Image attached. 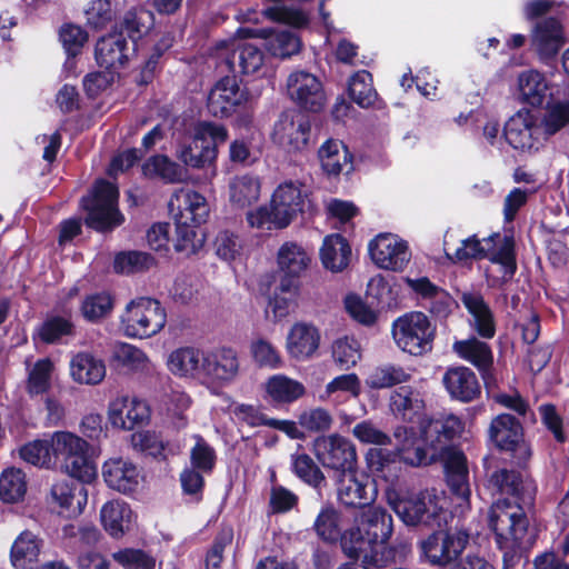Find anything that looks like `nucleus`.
<instances>
[{
    "instance_id": "35",
    "label": "nucleus",
    "mask_w": 569,
    "mask_h": 569,
    "mask_svg": "<svg viewBox=\"0 0 569 569\" xmlns=\"http://www.w3.org/2000/svg\"><path fill=\"white\" fill-rule=\"evenodd\" d=\"M276 260L279 271L287 278H299L309 269L312 257L302 244L286 241L279 247Z\"/></svg>"
},
{
    "instance_id": "30",
    "label": "nucleus",
    "mask_w": 569,
    "mask_h": 569,
    "mask_svg": "<svg viewBox=\"0 0 569 569\" xmlns=\"http://www.w3.org/2000/svg\"><path fill=\"white\" fill-rule=\"evenodd\" d=\"M566 43L565 29L559 20L539 21L531 32V46L541 58H553Z\"/></svg>"
},
{
    "instance_id": "2",
    "label": "nucleus",
    "mask_w": 569,
    "mask_h": 569,
    "mask_svg": "<svg viewBox=\"0 0 569 569\" xmlns=\"http://www.w3.org/2000/svg\"><path fill=\"white\" fill-rule=\"evenodd\" d=\"M89 442L68 430H57L23 445L20 457L36 467L60 470L82 483H92L98 477V468L90 455Z\"/></svg>"
},
{
    "instance_id": "33",
    "label": "nucleus",
    "mask_w": 569,
    "mask_h": 569,
    "mask_svg": "<svg viewBox=\"0 0 569 569\" xmlns=\"http://www.w3.org/2000/svg\"><path fill=\"white\" fill-rule=\"evenodd\" d=\"M51 503L60 509V513L68 517H76L83 512L88 502V490L73 482L61 479L57 480L50 490Z\"/></svg>"
},
{
    "instance_id": "55",
    "label": "nucleus",
    "mask_w": 569,
    "mask_h": 569,
    "mask_svg": "<svg viewBox=\"0 0 569 569\" xmlns=\"http://www.w3.org/2000/svg\"><path fill=\"white\" fill-rule=\"evenodd\" d=\"M367 293L380 305L390 307L398 300L397 281L392 277L376 274L368 281Z\"/></svg>"
},
{
    "instance_id": "47",
    "label": "nucleus",
    "mask_w": 569,
    "mask_h": 569,
    "mask_svg": "<svg viewBox=\"0 0 569 569\" xmlns=\"http://www.w3.org/2000/svg\"><path fill=\"white\" fill-rule=\"evenodd\" d=\"M28 490L26 473L16 467H9L0 473V500L4 503H18Z\"/></svg>"
},
{
    "instance_id": "31",
    "label": "nucleus",
    "mask_w": 569,
    "mask_h": 569,
    "mask_svg": "<svg viewBox=\"0 0 569 569\" xmlns=\"http://www.w3.org/2000/svg\"><path fill=\"white\" fill-rule=\"evenodd\" d=\"M438 461L443 463L448 486L457 499L461 501L459 506H468L470 487L468 481L469 472L467 459L465 455L461 451H451L439 457Z\"/></svg>"
},
{
    "instance_id": "41",
    "label": "nucleus",
    "mask_w": 569,
    "mask_h": 569,
    "mask_svg": "<svg viewBox=\"0 0 569 569\" xmlns=\"http://www.w3.org/2000/svg\"><path fill=\"white\" fill-rule=\"evenodd\" d=\"M42 541L31 531H22L13 541L10 561L16 569H32L39 561Z\"/></svg>"
},
{
    "instance_id": "25",
    "label": "nucleus",
    "mask_w": 569,
    "mask_h": 569,
    "mask_svg": "<svg viewBox=\"0 0 569 569\" xmlns=\"http://www.w3.org/2000/svg\"><path fill=\"white\" fill-rule=\"evenodd\" d=\"M320 342L321 332L316 325L297 321L288 330L284 348L290 358L307 361L316 356Z\"/></svg>"
},
{
    "instance_id": "32",
    "label": "nucleus",
    "mask_w": 569,
    "mask_h": 569,
    "mask_svg": "<svg viewBox=\"0 0 569 569\" xmlns=\"http://www.w3.org/2000/svg\"><path fill=\"white\" fill-rule=\"evenodd\" d=\"M133 48L121 33L101 38L96 46L97 63L106 70L117 71L128 61Z\"/></svg>"
},
{
    "instance_id": "61",
    "label": "nucleus",
    "mask_w": 569,
    "mask_h": 569,
    "mask_svg": "<svg viewBox=\"0 0 569 569\" xmlns=\"http://www.w3.org/2000/svg\"><path fill=\"white\" fill-rule=\"evenodd\" d=\"M250 352L253 360L260 366L270 369L280 368L282 359L273 345L266 339H256L250 345Z\"/></svg>"
},
{
    "instance_id": "18",
    "label": "nucleus",
    "mask_w": 569,
    "mask_h": 569,
    "mask_svg": "<svg viewBox=\"0 0 569 569\" xmlns=\"http://www.w3.org/2000/svg\"><path fill=\"white\" fill-rule=\"evenodd\" d=\"M489 437L496 447L511 452L518 460L525 461L531 456V449L523 439L522 426L509 413L492 419Z\"/></svg>"
},
{
    "instance_id": "57",
    "label": "nucleus",
    "mask_w": 569,
    "mask_h": 569,
    "mask_svg": "<svg viewBox=\"0 0 569 569\" xmlns=\"http://www.w3.org/2000/svg\"><path fill=\"white\" fill-rule=\"evenodd\" d=\"M86 24L93 30L104 29L114 18V9L110 0H92L84 10Z\"/></svg>"
},
{
    "instance_id": "64",
    "label": "nucleus",
    "mask_w": 569,
    "mask_h": 569,
    "mask_svg": "<svg viewBox=\"0 0 569 569\" xmlns=\"http://www.w3.org/2000/svg\"><path fill=\"white\" fill-rule=\"evenodd\" d=\"M214 251L221 260L231 262L240 258L242 242L237 234L229 231H221L214 240Z\"/></svg>"
},
{
    "instance_id": "11",
    "label": "nucleus",
    "mask_w": 569,
    "mask_h": 569,
    "mask_svg": "<svg viewBox=\"0 0 569 569\" xmlns=\"http://www.w3.org/2000/svg\"><path fill=\"white\" fill-rule=\"evenodd\" d=\"M469 543V532L462 528L436 530L417 543L421 562L445 568L457 560Z\"/></svg>"
},
{
    "instance_id": "8",
    "label": "nucleus",
    "mask_w": 569,
    "mask_h": 569,
    "mask_svg": "<svg viewBox=\"0 0 569 569\" xmlns=\"http://www.w3.org/2000/svg\"><path fill=\"white\" fill-rule=\"evenodd\" d=\"M489 526L505 557H512L532 545V539L528 535L527 517L516 500H497L489 511Z\"/></svg>"
},
{
    "instance_id": "62",
    "label": "nucleus",
    "mask_w": 569,
    "mask_h": 569,
    "mask_svg": "<svg viewBox=\"0 0 569 569\" xmlns=\"http://www.w3.org/2000/svg\"><path fill=\"white\" fill-rule=\"evenodd\" d=\"M112 558L124 569H153L156 566V560L140 549H121L113 552Z\"/></svg>"
},
{
    "instance_id": "22",
    "label": "nucleus",
    "mask_w": 569,
    "mask_h": 569,
    "mask_svg": "<svg viewBox=\"0 0 569 569\" xmlns=\"http://www.w3.org/2000/svg\"><path fill=\"white\" fill-rule=\"evenodd\" d=\"M338 499L348 507L363 508L377 497V488L369 477L358 473L355 468L339 475L337 481Z\"/></svg>"
},
{
    "instance_id": "1",
    "label": "nucleus",
    "mask_w": 569,
    "mask_h": 569,
    "mask_svg": "<svg viewBox=\"0 0 569 569\" xmlns=\"http://www.w3.org/2000/svg\"><path fill=\"white\" fill-rule=\"evenodd\" d=\"M315 529L325 541H340L343 553L351 559H361L365 569L381 568L388 562L387 543L393 533V520L381 507H370L353 517V523L341 531L340 513L332 507L323 508Z\"/></svg>"
},
{
    "instance_id": "38",
    "label": "nucleus",
    "mask_w": 569,
    "mask_h": 569,
    "mask_svg": "<svg viewBox=\"0 0 569 569\" xmlns=\"http://www.w3.org/2000/svg\"><path fill=\"white\" fill-rule=\"evenodd\" d=\"M203 353L193 347H180L167 357V368L176 377L194 379L202 375Z\"/></svg>"
},
{
    "instance_id": "19",
    "label": "nucleus",
    "mask_w": 569,
    "mask_h": 569,
    "mask_svg": "<svg viewBox=\"0 0 569 569\" xmlns=\"http://www.w3.org/2000/svg\"><path fill=\"white\" fill-rule=\"evenodd\" d=\"M106 486L123 495L136 492L143 482L141 469L129 458L114 456L108 458L101 467Z\"/></svg>"
},
{
    "instance_id": "23",
    "label": "nucleus",
    "mask_w": 569,
    "mask_h": 569,
    "mask_svg": "<svg viewBox=\"0 0 569 569\" xmlns=\"http://www.w3.org/2000/svg\"><path fill=\"white\" fill-rule=\"evenodd\" d=\"M169 207L174 222L181 224L200 226L207 221L210 212L206 197L186 188H181L172 194Z\"/></svg>"
},
{
    "instance_id": "16",
    "label": "nucleus",
    "mask_w": 569,
    "mask_h": 569,
    "mask_svg": "<svg viewBox=\"0 0 569 569\" xmlns=\"http://www.w3.org/2000/svg\"><path fill=\"white\" fill-rule=\"evenodd\" d=\"M313 453L325 468L336 470L340 475L353 469L357 463L355 445L339 433L316 438Z\"/></svg>"
},
{
    "instance_id": "59",
    "label": "nucleus",
    "mask_w": 569,
    "mask_h": 569,
    "mask_svg": "<svg viewBox=\"0 0 569 569\" xmlns=\"http://www.w3.org/2000/svg\"><path fill=\"white\" fill-rule=\"evenodd\" d=\"M333 418L321 407L303 410L298 417L299 426L309 432H323L331 428Z\"/></svg>"
},
{
    "instance_id": "27",
    "label": "nucleus",
    "mask_w": 569,
    "mask_h": 569,
    "mask_svg": "<svg viewBox=\"0 0 569 569\" xmlns=\"http://www.w3.org/2000/svg\"><path fill=\"white\" fill-rule=\"evenodd\" d=\"M100 522L110 537L120 539L134 528L137 516L124 500L111 499L100 509Z\"/></svg>"
},
{
    "instance_id": "63",
    "label": "nucleus",
    "mask_w": 569,
    "mask_h": 569,
    "mask_svg": "<svg viewBox=\"0 0 569 569\" xmlns=\"http://www.w3.org/2000/svg\"><path fill=\"white\" fill-rule=\"evenodd\" d=\"M59 38L68 57L73 58L88 41V33L81 27L70 23L61 27Z\"/></svg>"
},
{
    "instance_id": "17",
    "label": "nucleus",
    "mask_w": 569,
    "mask_h": 569,
    "mask_svg": "<svg viewBox=\"0 0 569 569\" xmlns=\"http://www.w3.org/2000/svg\"><path fill=\"white\" fill-rule=\"evenodd\" d=\"M286 89L290 100L307 111L318 112L327 102L321 80L306 70H293L287 78Z\"/></svg>"
},
{
    "instance_id": "49",
    "label": "nucleus",
    "mask_w": 569,
    "mask_h": 569,
    "mask_svg": "<svg viewBox=\"0 0 569 569\" xmlns=\"http://www.w3.org/2000/svg\"><path fill=\"white\" fill-rule=\"evenodd\" d=\"M266 38V49L281 59L290 58L300 52L302 43L299 36L288 30L262 31Z\"/></svg>"
},
{
    "instance_id": "14",
    "label": "nucleus",
    "mask_w": 569,
    "mask_h": 569,
    "mask_svg": "<svg viewBox=\"0 0 569 569\" xmlns=\"http://www.w3.org/2000/svg\"><path fill=\"white\" fill-rule=\"evenodd\" d=\"M240 373L238 351L231 347H217L202 357V376L211 392L219 395V389L236 381Z\"/></svg>"
},
{
    "instance_id": "52",
    "label": "nucleus",
    "mask_w": 569,
    "mask_h": 569,
    "mask_svg": "<svg viewBox=\"0 0 569 569\" xmlns=\"http://www.w3.org/2000/svg\"><path fill=\"white\" fill-rule=\"evenodd\" d=\"M348 91L350 98L361 108L371 107L377 100L372 77L366 70L357 71L350 78Z\"/></svg>"
},
{
    "instance_id": "39",
    "label": "nucleus",
    "mask_w": 569,
    "mask_h": 569,
    "mask_svg": "<svg viewBox=\"0 0 569 569\" xmlns=\"http://www.w3.org/2000/svg\"><path fill=\"white\" fill-rule=\"evenodd\" d=\"M461 301L471 315V323L475 330L482 337L490 339L495 336L496 327L493 315L479 292L465 291Z\"/></svg>"
},
{
    "instance_id": "60",
    "label": "nucleus",
    "mask_w": 569,
    "mask_h": 569,
    "mask_svg": "<svg viewBox=\"0 0 569 569\" xmlns=\"http://www.w3.org/2000/svg\"><path fill=\"white\" fill-rule=\"evenodd\" d=\"M223 401L226 402V409L239 421L246 422L251 427L267 426L269 418L264 417L258 408L252 405L236 403L231 398L222 393Z\"/></svg>"
},
{
    "instance_id": "36",
    "label": "nucleus",
    "mask_w": 569,
    "mask_h": 569,
    "mask_svg": "<svg viewBox=\"0 0 569 569\" xmlns=\"http://www.w3.org/2000/svg\"><path fill=\"white\" fill-rule=\"evenodd\" d=\"M318 158L321 169L328 176L348 174L353 169L352 156L340 140L325 141L318 150Z\"/></svg>"
},
{
    "instance_id": "45",
    "label": "nucleus",
    "mask_w": 569,
    "mask_h": 569,
    "mask_svg": "<svg viewBox=\"0 0 569 569\" xmlns=\"http://www.w3.org/2000/svg\"><path fill=\"white\" fill-rule=\"evenodd\" d=\"M405 282L422 299L436 300L431 306L432 312L443 316L449 311L452 303L451 298L445 290L433 284L427 277L416 279L407 277L405 278Z\"/></svg>"
},
{
    "instance_id": "15",
    "label": "nucleus",
    "mask_w": 569,
    "mask_h": 569,
    "mask_svg": "<svg viewBox=\"0 0 569 569\" xmlns=\"http://www.w3.org/2000/svg\"><path fill=\"white\" fill-rule=\"evenodd\" d=\"M371 261L379 268L393 272H402L411 259L407 240L392 232H381L368 242Z\"/></svg>"
},
{
    "instance_id": "21",
    "label": "nucleus",
    "mask_w": 569,
    "mask_h": 569,
    "mask_svg": "<svg viewBox=\"0 0 569 569\" xmlns=\"http://www.w3.org/2000/svg\"><path fill=\"white\" fill-rule=\"evenodd\" d=\"M108 421L113 428L132 430L150 419L148 403L133 396H119L108 406Z\"/></svg>"
},
{
    "instance_id": "3",
    "label": "nucleus",
    "mask_w": 569,
    "mask_h": 569,
    "mask_svg": "<svg viewBox=\"0 0 569 569\" xmlns=\"http://www.w3.org/2000/svg\"><path fill=\"white\" fill-rule=\"evenodd\" d=\"M569 126V87L562 98H551L538 117L528 109L516 112L505 126V138L523 153L539 151L547 140Z\"/></svg>"
},
{
    "instance_id": "56",
    "label": "nucleus",
    "mask_w": 569,
    "mask_h": 569,
    "mask_svg": "<svg viewBox=\"0 0 569 569\" xmlns=\"http://www.w3.org/2000/svg\"><path fill=\"white\" fill-rule=\"evenodd\" d=\"M112 309L113 299L106 292L87 296L80 307L82 317L90 322H97L103 319Z\"/></svg>"
},
{
    "instance_id": "37",
    "label": "nucleus",
    "mask_w": 569,
    "mask_h": 569,
    "mask_svg": "<svg viewBox=\"0 0 569 569\" xmlns=\"http://www.w3.org/2000/svg\"><path fill=\"white\" fill-rule=\"evenodd\" d=\"M390 409L403 420L417 421L421 430V421L426 420L425 402L419 391L411 387H400L390 396Z\"/></svg>"
},
{
    "instance_id": "40",
    "label": "nucleus",
    "mask_w": 569,
    "mask_h": 569,
    "mask_svg": "<svg viewBox=\"0 0 569 569\" xmlns=\"http://www.w3.org/2000/svg\"><path fill=\"white\" fill-rule=\"evenodd\" d=\"M230 49L232 53L227 57V63L232 71L254 74L263 66L262 52L251 43L232 40Z\"/></svg>"
},
{
    "instance_id": "44",
    "label": "nucleus",
    "mask_w": 569,
    "mask_h": 569,
    "mask_svg": "<svg viewBox=\"0 0 569 569\" xmlns=\"http://www.w3.org/2000/svg\"><path fill=\"white\" fill-rule=\"evenodd\" d=\"M266 392L276 403L288 405L306 393L305 386L286 375H273L266 382Z\"/></svg>"
},
{
    "instance_id": "58",
    "label": "nucleus",
    "mask_w": 569,
    "mask_h": 569,
    "mask_svg": "<svg viewBox=\"0 0 569 569\" xmlns=\"http://www.w3.org/2000/svg\"><path fill=\"white\" fill-rule=\"evenodd\" d=\"M291 466L293 472L305 482L311 486H319L325 477L311 457L305 452L291 455Z\"/></svg>"
},
{
    "instance_id": "34",
    "label": "nucleus",
    "mask_w": 569,
    "mask_h": 569,
    "mask_svg": "<svg viewBox=\"0 0 569 569\" xmlns=\"http://www.w3.org/2000/svg\"><path fill=\"white\" fill-rule=\"evenodd\" d=\"M351 256L349 242L339 233L326 236L319 249L322 267L332 273L345 271L351 261Z\"/></svg>"
},
{
    "instance_id": "4",
    "label": "nucleus",
    "mask_w": 569,
    "mask_h": 569,
    "mask_svg": "<svg viewBox=\"0 0 569 569\" xmlns=\"http://www.w3.org/2000/svg\"><path fill=\"white\" fill-rule=\"evenodd\" d=\"M463 431V422L455 415L421 421L419 439L407 427H399L395 437L399 441V452L405 462L411 466L429 465L438 461L447 452L458 451L450 440Z\"/></svg>"
},
{
    "instance_id": "24",
    "label": "nucleus",
    "mask_w": 569,
    "mask_h": 569,
    "mask_svg": "<svg viewBox=\"0 0 569 569\" xmlns=\"http://www.w3.org/2000/svg\"><path fill=\"white\" fill-rule=\"evenodd\" d=\"M310 124L302 117L295 119L292 114L282 113L274 123L271 139L286 152H300L307 148Z\"/></svg>"
},
{
    "instance_id": "26",
    "label": "nucleus",
    "mask_w": 569,
    "mask_h": 569,
    "mask_svg": "<svg viewBox=\"0 0 569 569\" xmlns=\"http://www.w3.org/2000/svg\"><path fill=\"white\" fill-rule=\"evenodd\" d=\"M552 82L545 72L537 69L521 71L516 81V94L519 102L532 108L541 107L550 96Z\"/></svg>"
},
{
    "instance_id": "50",
    "label": "nucleus",
    "mask_w": 569,
    "mask_h": 569,
    "mask_svg": "<svg viewBox=\"0 0 569 569\" xmlns=\"http://www.w3.org/2000/svg\"><path fill=\"white\" fill-rule=\"evenodd\" d=\"M111 361L130 371H146L150 368L148 355L128 342H117L112 347Z\"/></svg>"
},
{
    "instance_id": "48",
    "label": "nucleus",
    "mask_w": 569,
    "mask_h": 569,
    "mask_svg": "<svg viewBox=\"0 0 569 569\" xmlns=\"http://www.w3.org/2000/svg\"><path fill=\"white\" fill-rule=\"evenodd\" d=\"M54 363L49 358L37 360L27 369L26 390L29 396L36 397L48 392L52 385Z\"/></svg>"
},
{
    "instance_id": "46",
    "label": "nucleus",
    "mask_w": 569,
    "mask_h": 569,
    "mask_svg": "<svg viewBox=\"0 0 569 569\" xmlns=\"http://www.w3.org/2000/svg\"><path fill=\"white\" fill-rule=\"evenodd\" d=\"M452 349L459 358L470 362L480 371L487 370L492 363L490 347L476 338L456 341Z\"/></svg>"
},
{
    "instance_id": "5",
    "label": "nucleus",
    "mask_w": 569,
    "mask_h": 569,
    "mask_svg": "<svg viewBox=\"0 0 569 569\" xmlns=\"http://www.w3.org/2000/svg\"><path fill=\"white\" fill-rule=\"evenodd\" d=\"M310 207L307 188L299 181L288 180L276 187L268 203L248 210L246 222L249 228L260 231L282 230Z\"/></svg>"
},
{
    "instance_id": "29",
    "label": "nucleus",
    "mask_w": 569,
    "mask_h": 569,
    "mask_svg": "<svg viewBox=\"0 0 569 569\" xmlns=\"http://www.w3.org/2000/svg\"><path fill=\"white\" fill-rule=\"evenodd\" d=\"M69 376L77 385L98 386L107 376V366L104 360L94 353L78 351L70 357Z\"/></svg>"
},
{
    "instance_id": "13",
    "label": "nucleus",
    "mask_w": 569,
    "mask_h": 569,
    "mask_svg": "<svg viewBox=\"0 0 569 569\" xmlns=\"http://www.w3.org/2000/svg\"><path fill=\"white\" fill-rule=\"evenodd\" d=\"M435 331L428 317L419 311L408 312L392 323L396 345L412 356H421L431 350Z\"/></svg>"
},
{
    "instance_id": "28",
    "label": "nucleus",
    "mask_w": 569,
    "mask_h": 569,
    "mask_svg": "<svg viewBox=\"0 0 569 569\" xmlns=\"http://www.w3.org/2000/svg\"><path fill=\"white\" fill-rule=\"evenodd\" d=\"M442 385L450 398L460 402L475 400L481 391L476 373L463 366L448 368L442 376Z\"/></svg>"
},
{
    "instance_id": "12",
    "label": "nucleus",
    "mask_w": 569,
    "mask_h": 569,
    "mask_svg": "<svg viewBox=\"0 0 569 569\" xmlns=\"http://www.w3.org/2000/svg\"><path fill=\"white\" fill-rule=\"evenodd\" d=\"M119 191L116 184L98 180L91 192L82 198L81 204L88 212L86 223L98 231L120 226L123 216L118 209Z\"/></svg>"
},
{
    "instance_id": "7",
    "label": "nucleus",
    "mask_w": 569,
    "mask_h": 569,
    "mask_svg": "<svg viewBox=\"0 0 569 569\" xmlns=\"http://www.w3.org/2000/svg\"><path fill=\"white\" fill-rule=\"evenodd\" d=\"M227 139L228 131L224 126L199 121L177 142L174 157L186 169L212 168V176H214L218 146Z\"/></svg>"
},
{
    "instance_id": "53",
    "label": "nucleus",
    "mask_w": 569,
    "mask_h": 569,
    "mask_svg": "<svg viewBox=\"0 0 569 569\" xmlns=\"http://www.w3.org/2000/svg\"><path fill=\"white\" fill-rule=\"evenodd\" d=\"M197 224H181L176 222L174 249L186 256L196 253L204 243V234Z\"/></svg>"
},
{
    "instance_id": "54",
    "label": "nucleus",
    "mask_w": 569,
    "mask_h": 569,
    "mask_svg": "<svg viewBox=\"0 0 569 569\" xmlns=\"http://www.w3.org/2000/svg\"><path fill=\"white\" fill-rule=\"evenodd\" d=\"M332 358L340 369L348 370L361 359L360 343L352 337H341L332 343Z\"/></svg>"
},
{
    "instance_id": "42",
    "label": "nucleus",
    "mask_w": 569,
    "mask_h": 569,
    "mask_svg": "<svg viewBox=\"0 0 569 569\" xmlns=\"http://www.w3.org/2000/svg\"><path fill=\"white\" fill-rule=\"evenodd\" d=\"M229 201L237 208L256 203L261 194V181L252 174H239L230 179L228 186Z\"/></svg>"
},
{
    "instance_id": "51",
    "label": "nucleus",
    "mask_w": 569,
    "mask_h": 569,
    "mask_svg": "<svg viewBox=\"0 0 569 569\" xmlns=\"http://www.w3.org/2000/svg\"><path fill=\"white\" fill-rule=\"evenodd\" d=\"M361 392L360 379L356 373H345L329 381L318 396L320 401L338 400L341 396L357 398Z\"/></svg>"
},
{
    "instance_id": "6",
    "label": "nucleus",
    "mask_w": 569,
    "mask_h": 569,
    "mask_svg": "<svg viewBox=\"0 0 569 569\" xmlns=\"http://www.w3.org/2000/svg\"><path fill=\"white\" fill-rule=\"evenodd\" d=\"M385 496L388 506L408 527H440L447 520L448 501L443 490L431 488L412 492L400 483H390Z\"/></svg>"
},
{
    "instance_id": "43",
    "label": "nucleus",
    "mask_w": 569,
    "mask_h": 569,
    "mask_svg": "<svg viewBox=\"0 0 569 569\" xmlns=\"http://www.w3.org/2000/svg\"><path fill=\"white\" fill-rule=\"evenodd\" d=\"M144 176L160 178L169 183L184 182L188 170L183 164L171 160L168 156L157 154L149 158L142 166Z\"/></svg>"
},
{
    "instance_id": "10",
    "label": "nucleus",
    "mask_w": 569,
    "mask_h": 569,
    "mask_svg": "<svg viewBox=\"0 0 569 569\" xmlns=\"http://www.w3.org/2000/svg\"><path fill=\"white\" fill-rule=\"evenodd\" d=\"M167 312L160 301L139 297L130 300L120 315V329L129 339H149L166 327Z\"/></svg>"
},
{
    "instance_id": "20",
    "label": "nucleus",
    "mask_w": 569,
    "mask_h": 569,
    "mask_svg": "<svg viewBox=\"0 0 569 569\" xmlns=\"http://www.w3.org/2000/svg\"><path fill=\"white\" fill-rule=\"evenodd\" d=\"M248 100V93L241 89L234 77H224L217 81L208 93V111L218 118L232 116Z\"/></svg>"
},
{
    "instance_id": "9",
    "label": "nucleus",
    "mask_w": 569,
    "mask_h": 569,
    "mask_svg": "<svg viewBox=\"0 0 569 569\" xmlns=\"http://www.w3.org/2000/svg\"><path fill=\"white\" fill-rule=\"evenodd\" d=\"M453 262H462L469 259H489L498 264L501 270V281L510 280L516 270L515 241L512 237L499 232L479 239L476 234L463 239L452 254L447 252Z\"/></svg>"
}]
</instances>
